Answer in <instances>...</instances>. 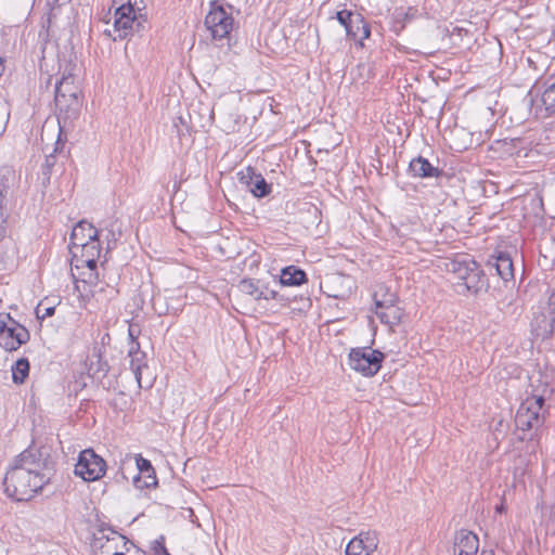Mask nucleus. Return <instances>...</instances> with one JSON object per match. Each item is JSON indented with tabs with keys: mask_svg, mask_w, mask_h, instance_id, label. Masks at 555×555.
<instances>
[{
	"mask_svg": "<svg viewBox=\"0 0 555 555\" xmlns=\"http://www.w3.org/2000/svg\"><path fill=\"white\" fill-rule=\"evenodd\" d=\"M547 305H548V312H555V291L550 295Z\"/></svg>",
	"mask_w": 555,
	"mask_h": 555,
	"instance_id": "obj_34",
	"label": "nucleus"
},
{
	"mask_svg": "<svg viewBox=\"0 0 555 555\" xmlns=\"http://www.w3.org/2000/svg\"><path fill=\"white\" fill-rule=\"evenodd\" d=\"M8 176H13V172L10 170V169H5V175L3 176V179L5 181H8L9 177Z\"/></svg>",
	"mask_w": 555,
	"mask_h": 555,
	"instance_id": "obj_38",
	"label": "nucleus"
},
{
	"mask_svg": "<svg viewBox=\"0 0 555 555\" xmlns=\"http://www.w3.org/2000/svg\"><path fill=\"white\" fill-rule=\"evenodd\" d=\"M54 101L57 109L59 125L62 122L66 124L78 117L82 104L81 94H76L70 98H64L62 95L59 99H54Z\"/></svg>",
	"mask_w": 555,
	"mask_h": 555,
	"instance_id": "obj_11",
	"label": "nucleus"
},
{
	"mask_svg": "<svg viewBox=\"0 0 555 555\" xmlns=\"http://www.w3.org/2000/svg\"><path fill=\"white\" fill-rule=\"evenodd\" d=\"M160 548H162V552L165 554V555H169L166 547L164 545H160Z\"/></svg>",
	"mask_w": 555,
	"mask_h": 555,
	"instance_id": "obj_43",
	"label": "nucleus"
},
{
	"mask_svg": "<svg viewBox=\"0 0 555 555\" xmlns=\"http://www.w3.org/2000/svg\"><path fill=\"white\" fill-rule=\"evenodd\" d=\"M240 180L248 185L250 192L256 197L267 196L271 192V185L267 183L260 173H256L251 167H247L245 171L240 172Z\"/></svg>",
	"mask_w": 555,
	"mask_h": 555,
	"instance_id": "obj_14",
	"label": "nucleus"
},
{
	"mask_svg": "<svg viewBox=\"0 0 555 555\" xmlns=\"http://www.w3.org/2000/svg\"><path fill=\"white\" fill-rule=\"evenodd\" d=\"M409 170L416 178H434L441 175L438 167L433 166L427 158L418 156L410 162Z\"/></svg>",
	"mask_w": 555,
	"mask_h": 555,
	"instance_id": "obj_18",
	"label": "nucleus"
},
{
	"mask_svg": "<svg viewBox=\"0 0 555 555\" xmlns=\"http://www.w3.org/2000/svg\"><path fill=\"white\" fill-rule=\"evenodd\" d=\"M487 287V278L481 270L480 266L472 272L462 282L455 283V289L459 294H478L480 291Z\"/></svg>",
	"mask_w": 555,
	"mask_h": 555,
	"instance_id": "obj_16",
	"label": "nucleus"
},
{
	"mask_svg": "<svg viewBox=\"0 0 555 555\" xmlns=\"http://www.w3.org/2000/svg\"><path fill=\"white\" fill-rule=\"evenodd\" d=\"M542 397L538 399L527 398L519 405L516 416V427L522 431L540 428L545 420L544 404H542Z\"/></svg>",
	"mask_w": 555,
	"mask_h": 555,
	"instance_id": "obj_5",
	"label": "nucleus"
},
{
	"mask_svg": "<svg viewBox=\"0 0 555 555\" xmlns=\"http://www.w3.org/2000/svg\"><path fill=\"white\" fill-rule=\"evenodd\" d=\"M128 543L125 535L103 525L95 535L92 555H124Z\"/></svg>",
	"mask_w": 555,
	"mask_h": 555,
	"instance_id": "obj_7",
	"label": "nucleus"
},
{
	"mask_svg": "<svg viewBox=\"0 0 555 555\" xmlns=\"http://www.w3.org/2000/svg\"><path fill=\"white\" fill-rule=\"evenodd\" d=\"M496 513H503L505 511V505L501 503L495 507Z\"/></svg>",
	"mask_w": 555,
	"mask_h": 555,
	"instance_id": "obj_36",
	"label": "nucleus"
},
{
	"mask_svg": "<svg viewBox=\"0 0 555 555\" xmlns=\"http://www.w3.org/2000/svg\"><path fill=\"white\" fill-rule=\"evenodd\" d=\"M54 462L47 447H29L18 454L3 479L4 492L15 501H28L50 480Z\"/></svg>",
	"mask_w": 555,
	"mask_h": 555,
	"instance_id": "obj_1",
	"label": "nucleus"
},
{
	"mask_svg": "<svg viewBox=\"0 0 555 555\" xmlns=\"http://www.w3.org/2000/svg\"><path fill=\"white\" fill-rule=\"evenodd\" d=\"M373 300L376 309L388 310L395 306L397 296L384 284H378L375 286Z\"/></svg>",
	"mask_w": 555,
	"mask_h": 555,
	"instance_id": "obj_20",
	"label": "nucleus"
},
{
	"mask_svg": "<svg viewBox=\"0 0 555 555\" xmlns=\"http://www.w3.org/2000/svg\"><path fill=\"white\" fill-rule=\"evenodd\" d=\"M173 126H175V128H177V133H178V135H182V129H180V128H179L178 124H177V122H175V125H173Z\"/></svg>",
	"mask_w": 555,
	"mask_h": 555,
	"instance_id": "obj_40",
	"label": "nucleus"
},
{
	"mask_svg": "<svg viewBox=\"0 0 555 555\" xmlns=\"http://www.w3.org/2000/svg\"><path fill=\"white\" fill-rule=\"evenodd\" d=\"M489 266L493 267L498 275L504 281L514 278L513 260L507 253H499L492 261H489Z\"/></svg>",
	"mask_w": 555,
	"mask_h": 555,
	"instance_id": "obj_19",
	"label": "nucleus"
},
{
	"mask_svg": "<svg viewBox=\"0 0 555 555\" xmlns=\"http://www.w3.org/2000/svg\"><path fill=\"white\" fill-rule=\"evenodd\" d=\"M542 102L547 111L555 112V82L543 92Z\"/></svg>",
	"mask_w": 555,
	"mask_h": 555,
	"instance_id": "obj_30",
	"label": "nucleus"
},
{
	"mask_svg": "<svg viewBox=\"0 0 555 555\" xmlns=\"http://www.w3.org/2000/svg\"><path fill=\"white\" fill-rule=\"evenodd\" d=\"M380 322L390 325H397L401 322V314H378Z\"/></svg>",
	"mask_w": 555,
	"mask_h": 555,
	"instance_id": "obj_31",
	"label": "nucleus"
},
{
	"mask_svg": "<svg viewBox=\"0 0 555 555\" xmlns=\"http://www.w3.org/2000/svg\"><path fill=\"white\" fill-rule=\"evenodd\" d=\"M128 357L130 358V369L133 372L138 387L143 388L144 385L142 384V373H143V370H147V362H146V354H145V352L140 350L139 343L130 344ZM151 386H152V383H151V380H149V383H147V385H145V387H151Z\"/></svg>",
	"mask_w": 555,
	"mask_h": 555,
	"instance_id": "obj_15",
	"label": "nucleus"
},
{
	"mask_svg": "<svg viewBox=\"0 0 555 555\" xmlns=\"http://www.w3.org/2000/svg\"><path fill=\"white\" fill-rule=\"evenodd\" d=\"M552 332H553V327H552V325H550V328H544L542 334L538 333L537 335H546V334H551Z\"/></svg>",
	"mask_w": 555,
	"mask_h": 555,
	"instance_id": "obj_37",
	"label": "nucleus"
},
{
	"mask_svg": "<svg viewBox=\"0 0 555 555\" xmlns=\"http://www.w3.org/2000/svg\"><path fill=\"white\" fill-rule=\"evenodd\" d=\"M54 165V156L53 154H49L46 156V166L52 167Z\"/></svg>",
	"mask_w": 555,
	"mask_h": 555,
	"instance_id": "obj_35",
	"label": "nucleus"
},
{
	"mask_svg": "<svg viewBox=\"0 0 555 555\" xmlns=\"http://www.w3.org/2000/svg\"><path fill=\"white\" fill-rule=\"evenodd\" d=\"M29 374V362L26 358L18 359L12 366V379L15 384H23Z\"/></svg>",
	"mask_w": 555,
	"mask_h": 555,
	"instance_id": "obj_26",
	"label": "nucleus"
},
{
	"mask_svg": "<svg viewBox=\"0 0 555 555\" xmlns=\"http://www.w3.org/2000/svg\"><path fill=\"white\" fill-rule=\"evenodd\" d=\"M378 543V535L375 531H361L347 544L346 555H371L376 551Z\"/></svg>",
	"mask_w": 555,
	"mask_h": 555,
	"instance_id": "obj_9",
	"label": "nucleus"
},
{
	"mask_svg": "<svg viewBox=\"0 0 555 555\" xmlns=\"http://www.w3.org/2000/svg\"><path fill=\"white\" fill-rule=\"evenodd\" d=\"M336 20L339 22L341 26H344L346 34L352 33V24H359L360 13H354L348 10H341L336 12Z\"/></svg>",
	"mask_w": 555,
	"mask_h": 555,
	"instance_id": "obj_28",
	"label": "nucleus"
},
{
	"mask_svg": "<svg viewBox=\"0 0 555 555\" xmlns=\"http://www.w3.org/2000/svg\"><path fill=\"white\" fill-rule=\"evenodd\" d=\"M307 281V275L304 270L289 266L282 270L280 282L286 286H299Z\"/></svg>",
	"mask_w": 555,
	"mask_h": 555,
	"instance_id": "obj_22",
	"label": "nucleus"
},
{
	"mask_svg": "<svg viewBox=\"0 0 555 555\" xmlns=\"http://www.w3.org/2000/svg\"><path fill=\"white\" fill-rule=\"evenodd\" d=\"M538 384L532 383V395L531 397H528L529 399H538L539 396L542 397V404H544L545 400L551 398V396L554 392V387L551 386L546 380L543 379V377L540 375V377L537 379Z\"/></svg>",
	"mask_w": 555,
	"mask_h": 555,
	"instance_id": "obj_24",
	"label": "nucleus"
},
{
	"mask_svg": "<svg viewBox=\"0 0 555 555\" xmlns=\"http://www.w3.org/2000/svg\"><path fill=\"white\" fill-rule=\"evenodd\" d=\"M539 317H542L543 318V322L545 321V314L544 313H541Z\"/></svg>",
	"mask_w": 555,
	"mask_h": 555,
	"instance_id": "obj_45",
	"label": "nucleus"
},
{
	"mask_svg": "<svg viewBox=\"0 0 555 555\" xmlns=\"http://www.w3.org/2000/svg\"><path fill=\"white\" fill-rule=\"evenodd\" d=\"M479 264L468 255L460 256L444 263L446 270L451 273L457 282L464 281Z\"/></svg>",
	"mask_w": 555,
	"mask_h": 555,
	"instance_id": "obj_13",
	"label": "nucleus"
},
{
	"mask_svg": "<svg viewBox=\"0 0 555 555\" xmlns=\"http://www.w3.org/2000/svg\"><path fill=\"white\" fill-rule=\"evenodd\" d=\"M231 9L230 4L225 8L217 2L210 3L204 24L214 40H222L231 34L234 26Z\"/></svg>",
	"mask_w": 555,
	"mask_h": 555,
	"instance_id": "obj_2",
	"label": "nucleus"
},
{
	"mask_svg": "<svg viewBox=\"0 0 555 555\" xmlns=\"http://www.w3.org/2000/svg\"><path fill=\"white\" fill-rule=\"evenodd\" d=\"M39 307H40V304L36 307V309H35V313H38V312H39Z\"/></svg>",
	"mask_w": 555,
	"mask_h": 555,
	"instance_id": "obj_44",
	"label": "nucleus"
},
{
	"mask_svg": "<svg viewBox=\"0 0 555 555\" xmlns=\"http://www.w3.org/2000/svg\"><path fill=\"white\" fill-rule=\"evenodd\" d=\"M140 333H141V331H140L139 325L137 323H134L133 321H130L129 322L128 334H129V338L131 340V344L132 343H138L137 338L140 335Z\"/></svg>",
	"mask_w": 555,
	"mask_h": 555,
	"instance_id": "obj_33",
	"label": "nucleus"
},
{
	"mask_svg": "<svg viewBox=\"0 0 555 555\" xmlns=\"http://www.w3.org/2000/svg\"><path fill=\"white\" fill-rule=\"evenodd\" d=\"M76 94H81V90L78 85L75 82V77L72 74L63 75L62 78L57 81L55 86V98L59 99L62 95L73 96Z\"/></svg>",
	"mask_w": 555,
	"mask_h": 555,
	"instance_id": "obj_21",
	"label": "nucleus"
},
{
	"mask_svg": "<svg viewBox=\"0 0 555 555\" xmlns=\"http://www.w3.org/2000/svg\"><path fill=\"white\" fill-rule=\"evenodd\" d=\"M134 26L137 27V31H139L140 23H135V14L134 9L128 3L119 4L115 10V21L114 27L117 31H119V38H125L129 35L131 30H133Z\"/></svg>",
	"mask_w": 555,
	"mask_h": 555,
	"instance_id": "obj_10",
	"label": "nucleus"
},
{
	"mask_svg": "<svg viewBox=\"0 0 555 555\" xmlns=\"http://www.w3.org/2000/svg\"><path fill=\"white\" fill-rule=\"evenodd\" d=\"M352 33H347V36L352 40H357L362 44V41L367 39L371 35V29L369 24L365 22L364 17L360 14L359 24H352L351 28Z\"/></svg>",
	"mask_w": 555,
	"mask_h": 555,
	"instance_id": "obj_25",
	"label": "nucleus"
},
{
	"mask_svg": "<svg viewBox=\"0 0 555 555\" xmlns=\"http://www.w3.org/2000/svg\"><path fill=\"white\" fill-rule=\"evenodd\" d=\"M54 310H55L54 307H47V308H44V312H49V313L54 312Z\"/></svg>",
	"mask_w": 555,
	"mask_h": 555,
	"instance_id": "obj_41",
	"label": "nucleus"
},
{
	"mask_svg": "<svg viewBox=\"0 0 555 555\" xmlns=\"http://www.w3.org/2000/svg\"><path fill=\"white\" fill-rule=\"evenodd\" d=\"M479 546L478 537L472 531L461 530L454 548V555H476Z\"/></svg>",
	"mask_w": 555,
	"mask_h": 555,
	"instance_id": "obj_17",
	"label": "nucleus"
},
{
	"mask_svg": "<svg viewBox=\"0 0 555 555\" xmlns=\"http://www.w3.org/2000/svg\"><path fill=\"white\" fill-rule=\"evenodd\" d=\"M99 236V231L88 221H79L70 234V251L77 257L78 246H83Z\"/></svg>",
	"mask_w": 555,
	"mask_h": 555,
	"instance_id": "obj_12",
	"label": "nucleus"
},
{
	"mask_svg": "<svg viewBox=\"0 0 555 555\" xmlns=\"http://www.w3.org/2000/svg\"><path fill=\"white\" fill-rule=\"evenodd\" d=\"M135 465L137 469L140 474H144L147 478L152 479V482H146V486H150L152 483H156V477L154 475V469L151 464V462L144 457H142L140 454L135 456Z\"/></svg>",
	"mask_w": 555,
	"mask_h": 555,
	"instance_id": "obj_29",
	"label": "nucleus"
},
{
	"mask_svg": "<svg viewBox=\"0 0 555 555\" xmlns=\"http://www.w3.org/2000/svg\"><path fill=\"white\" fill-rule=\"evenodd\" d=\"M29 340L25 326L11 318V314H0V346L7 351H15Z\"/></svg>",
	"mask_w": 555,
	"mask_h": 555,
	"instance_id": "obj_6",
	"label": "nucleus"
},
{
	"mask_svg": "<svg viewBox=\"0 0 555 555\" xmlns=\"http://www.w3.org/2000/svg\"><path fill=\"white\" fill-rule=\"evenodd\" d=\"M353 288V279L350 275L340 273L327 275L325 280L321 283L322 292L328 298H333L334 300L337 301L335 305H328L331 309H346L347 299L352 294Z\"/></svg>",
	"mask_w": 555,
	"mask_h": 555,
	"instance_id": "obj_3",
	"label": "nucleus"
},
{
	"mask_svg": "<svg viewBox=\"0 0 555 555\" xmlns=\"http://www.w3.org/2000/svg\"><path fill=\"white\" fill-rule=\"evenodd\" d=\"M124 555H126V553ZM135 555H143V554L137 553Z\"/></svg>",
	"mask_w": 555,
	"mask_h": 555,
	"instance_id": "obj_47",
	"label": "nucleus"
},
{
	"mask_svg": "<svg viewBox=\"0 0 555 555\" xmlns=\"http://www.w3.org/2000/svg\"><path fill=\"white\" fill-rule=\"evenodd\" d=\"M384 353L370 347L352 348L348 356V363L352 370L363 376H374L382 367Z\"/></svg>",
	"mask_w": 555,
	"mask_h": 555,
	"instance_id": "obj_4",
	"label": "nucleus"
},
{
	"mask_svg": "<svg viewBox=\"0 0 555 555\" xmlns=\"http://www.w3.org/2000/svg\"><path fill=\"white\" fill-rule=\"evenodd\" d=\"M3 69H4V67H3V60L0 57V77L3 74Z\"/></svg>",
	"mask_w": 555,
	"mask_h": 555,
	"instance_id": "obj_39",
	"label": "nucleus"
},
{
	"mask_svg": "<svg viewBox=\"0 0 555 555\" xmlns=\"http://www.w3.org/2000/svg\"><path fill=\"white\" fill-rule=\"evenodd\" d=\"M238 289L246 295H249L254 297L256 300H259L261 298L269 299L270 297L273 298L275 296L274 291H262L259 288L258 282H255L250 279H244L238 284Z\"/></svg>",
	"mask_w": 555,
	"mask_h": 555,
	"instance_id": "obj_23",
	"label": "nucleus"
},
{
	"mask_svg": "<svg viewBox=\"0 0 555 555\" xmlns=\"http://www.w3.org/2000/svg\"><path fill=\"white\" fill-rule=\"evenodd\" d=\"M74 472L85 481H95L104 476L106 463L94 450L86 449L79 453Z\"/></svg>",
	"mask_w": 555,
	"mask_h": 555,
	"instance_id": "obj_8",
	"label": "nucleus"
},
{
	"mask_svg": "<svg viewBox=\"0 0 555 555\" xmlns=\"http://www.w3.org/2000/svg\"><path fill=\"white\" fill-rule=\"evenodd\" d=\"M178 120L183 124V118L182 117H179Z\"/></svg>",
	"mask_w": 555,
	"mask_h": 555,
	"instance_id": "obj_46",
	"label": "nucleus"
},
{
	"mask_svg": "<svg viewBox=\"0 0 555 555\" xmlns=\"http://www.w3.org/2000/svg\"><path fill=\"white\" fill-rule=\"evenodd\" d=\"M76 267H87L90 271H94L96 269L98 260L91 261V258H78L76 257ZM92 275V272H90V276Z\"/></svg>",
	"mask_w": 555,
	"mask_h": 555,
	"instance_id": "obj_32",
	"label": "nucleus"
},
{
	"mask_svg": "<svg viewBox=\"0 0 555 555\" xmlns=\"http://www.w3.org/2000/svg\"><path fill=\"white\" fill-rule=\"evenodd\" d=\"M78 250H80L78 258H91V261L98 260L101 254L99 236L85 243L83 246H78Z\"/></svg>",
	"mask_w": 555,
	"mask_h": 555,
	"instance_id": "obj_27",
	"label": "nucleus"
},
{
	"mask_svg": "<svg viewBox=\"0 0 555 555\" xmlns=\"http://www.w3.org/2000/svg\"><path fill=\"white\" fill-rule=\"evenodd\" d=\"M50 315H51V314H42V315H40L39 313H36V317H37L38 319H41V320H43L46 317H50Z\"/></svg>",
	"mask_w": 555,
	"mask_h": 555,
	"instance_id": "obj_42",
	"label": "nucleus"
}]
</instances>
